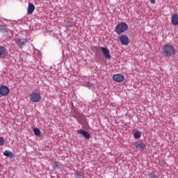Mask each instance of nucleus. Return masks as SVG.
Returning <instances> with one entry per match:
<instances>
[{"label":"nucleus","instance_id":"nucleus-1","mask_svg":"<svg viewBox=\"0 0 178 178\" xmlns=\"http://www.w3.org/2000/svg\"><path fill=\"white\" fill-rule=\"evenodd\" d=\"M163 54L164 56H173L176 55V49L170 44H165L163 47Z\"/></svg>","mask_w":178,"mask_h":178},{"label":"nucleus","instance_id":"nucleus-21","mask_svg":"<svg viewBox=\"0 0 178 178\" xmlns=\"http://www.w3.org/2000/svg\"><path fill=\"white\" fill-rule=\"evenodd\" d=\"M86 86L88 88H91L92 87V83L91 82H88Z\"/></svg>","mask_w":178,"mask_h":178},{"label":"nucleus","instance_id":"nucleus-23","mask_svg":"<svg viewBox=\"0 0 178 178\" xmlns=\"http://www.w3.org/2000/svg\"><path fill=\"white\" fill-rule=\"evenodd\" d=\"M151 3H155V0H150Z\"/></svg>","mask_w":178,"mask_h":178},{"label":"nucleus","instance_id":"nucleus-16","mask_svg":"<svg viewBox=\"0 0 178 178\" xmlns=\"http://www.w3.org/2000/svg\"><path fill=\"white\" fill-rule=\"evenodd\" d=\"M83 173L81 171H76L74 173V176L76 178H81V177L83 176Z\"/></svg>","mask_w":178,"mask_h":178},{"label":"nucleus","instance_id":"nucleus-3","mask_svg":"<svg viewBox=\"0 0 178 178\" xmlns=\"http://www.w3.org/2000/svg\"><path fill=\"white\" fill-rule=\"evenodd\" d=\"M30 101L31 102H40L41 101V95L37 92H33L30 95Z\"/></svg>","mask_w":178,"mask_h":178},{"label":"nucleus","instance_id":"nucleus-9","mask_svg":"<svg viewBox=\"0 0 178 178\" xmlns=\"http://www.w3.org/2000/svg\"><path fill=\"white\" fill-rule=\"evenodd\" d=\"M78 134H81L83 137L86 138V140H90L91 138V135L90 134L83 129L77 131Z\"/></svg>","mask_w":178,"mask_h":178},{"label":"nucleus","instance_id":"nucleus-15","mask_svg":"<svg viewBox=\"0 0 178 178\" xmlns=\"http://www.w3.org/2000/svg\"><path fill=\"white\" fill-rule=\"evenodd\" d=\"M33 133L36 137H40L41 136V131L38 128L33 129Z\"/></svg>","mask_w":178,"mask_h":178},{"label":"nucleus","instance_id":"nucleus-17","mask_svg":"<svg viewBox=\"0 0 178 178\" xmlns=\"http://www.w3.org/2000/svg\"><path fill=\"white\" fill-rule=\"evenodd\" d=\"M134 138H140L141 137V133L139 131H136L134 134Z\"/></svg>","mask_w":178,"mask_h":178},{"label":"nucleus","instance_id":"nucleus-18","mask_svg":"<svg viewBox=\"0 0 178 178\" xmlns=\"http://www.w3.org/2000/svg\"><path fill=\"white\" fill-rule=\"evenodd\" d=\"M5 144V139L3 138L0 137V147H2Z\"/></svg>","mask_w":178,"mask_h":178},{"label":"nucleus","instance_id":"nucleus-12","mask_svg":"<svg viewBox=\"0 0 178 178\" xmlns=\"http://www.w3.org/2000/svg\"><path fill=\"white\" fill-rule=\"evenodd\" d=\"M35 9V6H34V4L29 3L28 6V14L29 15H33V12H34Z\"/></svg>","mask_w":178,"mask_h":178},{"label":"nucleus","instance_id":"nucleus-13","mask_svg":"<svg viewBox=\"0 0 178 178\" xmlns=\"http://www.w3.org/2000/svg\"><path fill=\"white\" fill-rule=\"evenodd\" d=\"M3 155L4 156H7L8 158H15L16 156V155H15V154H13V152L9 151V150H6L3 152Z\"/></svg>","mask_w":178,"mask_h":178},{"label":"nucleus","instance_id":"nucleus-11","mask_svg":"<svg viewBox=\"0 0 178 178\" xmlns=\"http://www.w3.org/2000/svg\"><path fill=\"white\" fill-rule=\"evenodd\" d=\"M6 48L0 46V58H2L3 59H4V58H6Z\"/></svg>","mask_w":178,"mask_h":178},{"label":"nucleus","instance_id":"nucleus-14","mask_svg":"<svg viewBox=\"0 0 178 178\" xmlns=\"http://www.w3.org/2000/svg\"><path fill=\"white\" fill-rule=\"evenodd\" d=\"M171 22L174 26L178 25V15L177 14H174L172 15Z\"/></svg>","mask_w":178,"mask_h":178},{"label":"nucleus","instance_id":"nucleus-19","mask_svg":"<svg viewBox=\"0 0 178 178\" xmlns=\"http://www.w3.org/2000/svg\"><path fill=\"white\" fill-rule=\"evenodd\" d=\"M53 169H59V165H58V162H55L53 165Z\"/></svg>","mask_w":178,"mask_h":178},{"label":"nucleus","instance_id":"nucleus-5","mask_svg":"<svg viewBox=\"0 0 178 178\" xmlns=\"http://www.w3.org/2000/svg\"><path fill=\"white\" fill-rule=\"evenodd\" d=\"M113 80L116 83H122L124 80V76L122 74H116L113 76Z\"/></svg>","mask_w":178,"mask_h":178},{"label":"nucleus","instance_id":"nucleus-7","mask_svg":"<svg viewBox=\"0 0 178 178\" xmlns=\"http://www.w3.org/2000/svg\"><path fill=\"white\" fill-rule=\"evenodd\" d=\"M120 40L122 45H129L130 44V40H129V37L126 35H122L120 37Z\"/></svg>","mask_w":178,"mask_h":178},{"label":"nucleus","instance_id":"nucleus-4","mask_svg":"<svg viewBox=\"0 0 178 178\" xmlns=\"http://www.w3.org/2000/svg\"><path fill=\"white\" fill-rule=\"evenodd\" d=\"M10 90L8 86H0V97H6V95H8V94H9L10 92Z\"/></svg>","mask_w":178,"mask_h":178},{"label":"nucleus","instance_id":"nucleus-8","mask_svg":"<svg viewBox=\"0 0 178 178\" xmlns=\"http://www.w3.org/2000/svg\"><path fill=\"white\" fill-rule=\"evenodd\" d=\"M101 49L103 52L104 56L106 59H111V53L108 47H101Z\"/></svg>","mask_w":178,"mask_h":178},{"label":"nucleus","instance_id":"nucleus-20","mask_svg":"<svg viewBox=\"0 0 178 178\" xmlns=\"http://www.w3.org/2000/svg\"><path fill=\"white\" fill-rule=\"evenodd\" d=\"M148 176L151 178H156V175L154 173H152V172L149 173Z\"/></svg>","mask_w":178,"mask_h":178},{"label":"nucleus","instance_id":"nucleus-6","mask_svg":"<svg viewBox=\"0 0 178 178\" xmlns=\"http://www.w3.org/2000/svg\"><path fill=\"white\" fill-rule=\"evenodd\" d=\"M134 145L136 149H142V150L145 149V148L147 147L145 145V143H143V140L134 142Z\"/></svg>","mask_w":178,"mask_h":178},{"label":"nucleus","instance_id":"nucleus-2","mask_svg":"<svg viewBox=\"0 0 178 178\" xmlns=\"http://www.w3.org/2000/svg\"><path fill=\"white\" fill-rule=\"evenodd\" d=\"M128 29L129 26H127V23L120 22L118 24H117L115 27V33H117V34L118 35L123 34V33L127 31Z\"/></svg>","mask_w":178,"mask_h":178},{"label":"nucleus","instance_id":"nucleus-10","mask_svg":"<svg viewBox=\"0 0 178 178\" xmlns=\"http://www.w3.org/2000/svg\"><path fill=\"white\" fill-rule=\"evenodd\" d=\"M16 42L19 48H23V47L26 45V42H27V40L24 38H18L17 39Z\"/></svg>","mask_w":178,"mask_h":178},{"label":"nucleus","instance_id":"nucleus-22","mask_svg":"<svg viewBox=\"0 0 178 178\" xmlns=\"http://www.w3.org/2000/svg\"><path fill=\"white\" fill-rule=\"evenodd\" d=\"M67 27H73V23L72 22H67Z\"/></svg>","mask_w":178,"mask_h":178}]
</instances>
